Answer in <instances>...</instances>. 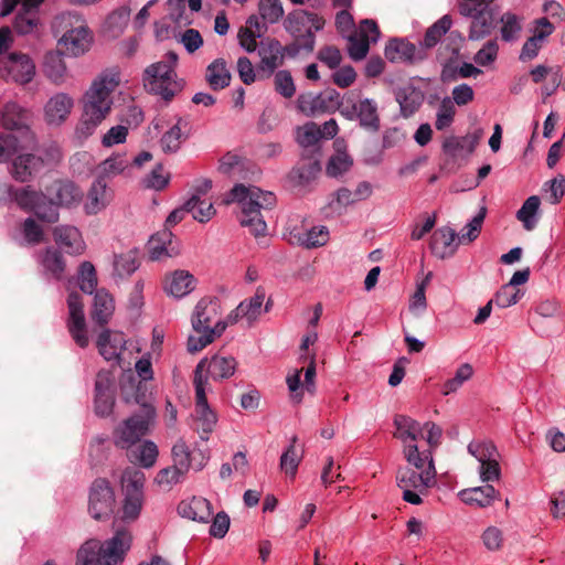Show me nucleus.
Wrapping results in <instances>:
<instances>
[{"label":"nucleus","mask_w":565,"mask_h":565,"mask_svg":"<svg viewBox=\"0 0 565 565\" xmlns=\"http://www.w3.org/2000/svg\"><path fill=\"white\" fill-rule=\"evenodd\" d=\"M260 19L268 23H276L284 15L282 4L279 0H260L258 4Z\"/></svg>","instance_id":"nucleus-63"},{"label":"nucleus","mask_w":565,"mask_h":565,"mask_svg":"<svg viewBox=\"0 0 565 565\" xmlns=\"http://www.w3.org/2000/svg\"><path fill=\"white\" fill-rule=\"evenodd\" d=\"M44 0H1L0 17L9 15L21 3L13 28L19 34L31 33L39 23L38 8Z\"/></svg>","instance_id":"nucleus-11"},{"label":"nucleus","mask_w":565,"mask_h":565,"mask_svg":"<svg viewBox=\"0 0 565 565\" xmlns=\"http://www.w3.org/2000/svg\"><path fill=\"white\" fill-rule=\"evenodd\" d=\"M130 20V9L121 7L109 13L103 23V34L108 39L119 38L127 28Z\"/></svg>","instance_id":"nucleus-38"},{"label":"nucleus","mask_w":565,"mask_h":565,"mask_svg":"<svg viewBox=\"0 0 565 565\" xmlns=\"http://www.w3.org/2000/svg\"><path fill=\"white\" fill-rule=\"evenodd\" d=\"M0 75L24 85L33 79L35 65L29 55L13 52L0 60Z\"/></svg>","instance_id":"nucleus-16"},{"label":"nucleus","mask_w":565,"mask_h":565,"mask_svg":"<svg viewBox=\"0 0 565 565\" xmlns=\"http://www.w3.org/2000/svg\"><path fill=\"white\" fill-rule=\"evenodd\" d=\"M396 482L403 492V500L418 505L423 502L422 497L427 494L428 489L435 486L436 471L429 468L419 472L414 468L402 467L397 470Z\"/></svg>","instance_id":"nucleus-6"},{"label":"nucleus","mask_w":565,"mask_h":565,"mask_svg":"<svg viewBox=\"0 0 565 565\" xmlns=\"http://www.w3.org/2000/svg\"><path fill=\"white\" fill-rule=\"evenodd\" d=\"M50 190L54 194L53 200L60 206L77 205L83 198L81 189L71 181H55Z\"/></svg>","instance_id":"nucleus-32"},{"label":"nucleus","mask_w":565,"mask_h":565,"mask_svg":"<svg viewBox=\"0 0 565 565\" xmlns=\"http://www.w3.org/2000/svg\"><path fill=\"white\" fill-rule=\"evenodd\" d=\"M321 139L320 126L316 122H307L297 129V141L303 148L302 157L320 156L319 141Z\"/></svg>","instance_id":"nucleus-36"},{"label":"nucleus","mask_w":565,"mask_h":565,"mask_svg":"<svg viewBox=\"0 0 565 565\" xmlns=\"http://www.w3.org/2000/svg\"><path fill=\"white\" fill-rule=\"evenodd\" d=\"M324 19L315 12L296 10L285 20L286 31L295 39L303 41L305 51L311 53L316 45L315 32L322 30Z\"/></svg>","instance_id":"nucleus-7"},{"label":"nucleus","mask_w":565,"mask_h":565,"mask_svg":"<svg viewBox=\"0 0 565 565\" xmlns=\"http://www.w3.org/2000/svg\"><path fill=\"white\" fill-rule=\"evenodd\" d=\"M403 454L409 465L407 468H414L419 470V472L429 468L436 471L433 452L429 448L420 450L417 444H406V447L403 448Z\"/></svg>","instance_id":"nucleus-37"},{"label":"nucleus","mask_w":565,"mask_h":565,"mask_svg":"<svg viewBox=\"0 0 565 565\" xmlns=\"http://www.w3.org/2000/svg\"><path fill=\"white\" fill-rule=\"evenodd\" d=\"M74 99L66 93L53 95L44 106V117L49 125H61L70 116Z\"/></svg>","instance_id":"nucleus-24"},{"label":"nucleus","mask_w":565,"mask_h":565,"mask_svg":"<svg viewBox=\"0 0 565 565\" xmlns=\"http://www.w3.org/2000/svg\"><path fill=\"white\" fill-rule=\"evenodd\" d=\"M259 56L260 68L271 74L284 63L282 46L277 40H269L266 43H262Z\"/></svg>","instance_id":"nucleus-39"},{"label":"nucleus","mask_w":565,"mask_h":565,"mask_svg":"<svg viewBox=\"0 0 565 565\" xmlns=\"http://www.w3.org/2000/svg\"><path fill=\"white\" fill-rule=\"evenodd\" d=\"M178 54L169 51L160 62L149 65L143 72V86L163 100L170 102L183 88L182 79L175 73Z\"/></svg>","instance_id":"nucleus-4"},{"label":"nucleus","mask_w":565,"mask_h":565,"mask_svg":"<svg viewBox=\"0 0 565 565\" xmlns=\"http://www.w3.org/2000/svg\"><path fill=\"white\" fill-rule=\"evenodd\" d=\"M132 542L130 531L125 526H118L115 534L104 543L98 541L99 565H118L126 553L129 551Z\"/></svg>","instance_id":"nucleus-14"},{"label":"nucleus","mask_w":565,"mask_h":565,"mask_svg":"<svg viewBox=\"0 0 565 565\" xmlns=\"http://www.w3.org/2000/svg\"><path fill=\"white\" fill-rule=\"evenodd\" d=\"M185 475L186 472L181 469L170 466L157 472L154 483L164 490H170L173 486L180 483Z\"/></svg>","instance_id":"nucleus-55"},{"label":"nucleus","mask_w":565,"mask_h":565,"mask_svg":"<svg viewBox=\"0 0 565 565\" xmlns=\"http://www.w3.org/2000/svg\"><path fill=\"white\" fill-rule=\"evenodd\" d=\"M67 307H68V320H67V329L75 341V343L79 348H86L89 343V338L87 334L85 315H84V305L82 301V297L78 292L73 291L67 297Z\"/></svg>","instance_id":"nucleus-17"},{"label":"nucleus","mask_w":565,"mask_h":565,"mask_svg":"<svg viewBox=\"0 0 565 565\" xmlns=\"http://www.w3.org/2000/svg\"><path fill=\"white\" fill-rule=\"evenodd\" d=\"M55 243L70 255H81L85 249V243L77 227L72 225H58L53 230Z\"/></svg>","instance_id":"nucleus-26"},{"label":"nucleus","mask_w":565,"mask_h":565,"mask_svg":"<svg viewBox=\"0 0 565 565\" xmlns=\"http://www.w3.org/2000/svg\"><path fill=\"white\" fill-rule=\"evenodd\" d=\"M115 405L113 382L107 373H98L95 381V413L100 417L109 416Z\"/></svg>","instance_id":"nucleus-22"},{"label":"nucleus","mask_w":565,"mask_h":565,"mask_svg":"<svg viewBox=\"0 0 565 565\" xmlns=\"http://www.w3.org/2000/svg\"><path fill=\"white\" fill-rule=\"evenodd\" d=\"M473 375V369L469 363L461 364L452 379H449L445 382L443 385V394L449 395L451 393H455L459 387L462 386L465 382L470 380Z\"/></svg>","instance_id":"nucleus-60"},{"label":"nucleus","mask_w":565,"mask_h":565,"mask_svg":"<svg viewBox=\"0 0 565 565\" xmlns=\"http://www.w3.org/2000/svg\"><path fill=\"white\" fill-rule=\"evenodd\" d=\"M422 95L414 88H408L397 94V102L404 117L412 116L422 105Z\"/></svg>","instance_id":"nucleus-53"},{"label":"nucleus","mask_w":565,"mask_h":565,"mask_svg":"<svg viewBox=\"0 0 565 565\" xmlns=\"http://www.w3.org/2000/svg\"><path fill=\"white\" fill-rule=\"evenodd\" d=\"M225 331V323L215 322L213 330L207 332H196L199 335H190L188 339V351L191 353L199 352L212 343L216 338L221 337Z\"/></svg>","instance_id":"nucleus-48"},{"label":"nucleus","mask_w":565,"mask_h":565,"mask_svg":"<svg viewBox=\"0 0 565 565\" xmlns=\"http://www.w3.org/2000/svg\"><path fill=\"white\" fill-rule=\"evenodd\" d=\"M45 199V194L41 191L34 190L32 186H15L13 188L12 203L25 212H32L40 201Z\"/></svg>","instance_id":"nucleus-43"},{"label":"nucleus","mask_w":565,"mask_h":565,"mask_svg":"<svg viewBox=\"0 0 565 565\" xmlns=\"http://www.w3.org/2000/svg\"><path fill=\"white\" fill-rule=\"evenodd\" d=\"M156 417L154 408L143 404L141 409L122 422L115 430L116 446L128 449L145 436Z\"/></svg>","instance_id":"nucleus-8"},{"label":"nucleus","mask_w":565,"mask_h":565,"mask_svg":"<svg viewBox=\"0 0 565 565\" xmlns=\"http://www.w3.org/2000/svg\"><path fill=\"white\" fill-rule=\"evenodd\" d=\"M195 277L188 270H175L164 279V291L173 298L180 299L194 290Z\"/></svg>","instance_id":"nucleus-28"},{"label":"nucleus","mask_w":565,"mask_h":565,"mask_svg":"<svg viewBox=\"0 0 565 565\" xmlns=\"http://www.w3.org/2000/svg\"><path fill=\"white\" fill-rule=\"evenodd\" d=\"M237 362L233 356L213 355L211 359L203 358L195 366L193 381L196 380L200 371L201 379L204 381V388L209 387V380L222 381L231 377L236 371Z\"/></svg>","instance_id":"nucleus-15"},{"label":"nucleus","mask_w":565,"mask_h":565,"mask_svg":"<svg viewBox=\"0 0 565 565\" xmlns=\"http://www.w3.org/2000/svg\"><path fill=\"white\" fill-rule=\"evenodd\" d=\"M126 343L127 341L122 332L109 329L103 330L96 341L98 352L106 361L119 360L126 349Z\"/></svg>","instance_id":"nucleus-23"},{"label":"nucleus","mask_w":565,"mask_h":565,"mask_svg":"<svg viewBox=\"0 0 565 565\" xmlns=\"http://www.w3.org/2000/svg\"><path fill=\"white\" fill-rule=\"evenodd\" d=\"M345 104L341 94L333 89L327 88L318 94L305 93L297 98V108L306 116H316L324 113L341 111Z\"/></svg>","instance_id":"nucleus-9"},{"label":"nucleus","mask_w":565,"mask_h":565,"mask_svg":"<svg viewBox=\"0 0 565 565\" xmlns=\"http://www.w3.org/2000/svg\"><path fill=\"white\" fill-rule=\"evenodd\" d=\"M468 451L479 461V463L490 461V459L499 458V452L492 441L473 440L468 445Z\"/></svg>","instance_id":"nucleus-57"},{"label":"nucleus","mask_w":565,"mask_h":565,"mask_svg":"<svg viewBox=\"0 0 565 565\" xmlns=\"http://www.w3.org/2000/svg\"><path fill=\"white\" fill-rule=\"evenodd\" d=\"M231 78L232 75L224 58H216L206 67L205 79L214 90L227 87Z\"/></svg>","instance_id":"nucleus-41"},{"label":"nucleus","mask_w":565,"mask_h":565,"mask_svg":"<svg viewBox=\"0 0 565 565\" xmlns=\"http://www.w3.org/2000/svg\"><path fill=\"white\" fill-rule=\"evenodd\" d=\"M452 20L449 14L443 15L433 25H430L420 43L424 51L436 46L440 39L450 30Z\"/></svg>","instance_id":"nucleus-45"},{"label":"nucleus","mask_w":565,"mask_h":565,"mask_svg":"<svg viewBox=\"0 0 565 565\" xmlns=\"http://www.w3.org/2000/svg\"><path fill=\"white\" fill-rule=\"evenodd\" d=\"M92 33L87 25L84 23H81L77 26L66 31L60 39V44L65 47L70 55L75 57L87 52L92 45Z\"/></svg>","instance_id":"nucleus-21"},{"label":"nucleus","mask_w":565,"mask_h":565,"mask_svg":"<svg viewBox=\"0 0 565 565\" xmlns=\"http://www.w3.org/2000/svg\"><path fill=\"white\" fill-rule=\"evenodd\" d=\"M385 57L392 62H408L415 63L425 58L426 53L424 49L416 47L415 44L403 39H393L385 46Z\"/></svg>","instance_id":"nucleus-20"},{"label":"nucleus","mask_w":565,"mask_h":565,"mask_svg":"<svg viewBox=\"0 0 565 565\" xmlns=\"http://www.w3.org/2000/svg\"><path fill=\"white\" fill-rule=\"evenodd\" d=\"M491 32V15L486 13L484 11H478V14L472 18L469 39L472 41H478Z\"/></svg>","instance_id":"nucleus-59"},{"label":"nucleus","mask_w":565,"mask_h":565,"mask_svg":"<svg viewBox=\"0 0 565 565\" xmlns=\"http://www.w3.org/2000/svg\"><path fill=\"white\" fill-rule=\"evenodd\" d=\"M178 513L200 523H207L212 518L213 511L209 500L202 497H193L189 501H181L178 505Z\"/></svg>","instance_id":"nucleus-29"},{"label":"nucleus","mask_w":565,"mask_h":565,"mask_svg":"<svg viewBox=\"0 0 565 565\" xmlns=\"http://www.w3.org/2000/svg\"><path fill=\"white\" fill-rule=\"evenodd\" d=\"M139 267L136 250L116 255L114 259V271L119 277H127L134 274Z\"/></svg>","instance_id":"nucleus-51"},{"label":"nucleus","mask_w":565,"mask_h":565,"mask_svg":"<svg viewBox=\"0 0 565 565\" xmlns=\"http://www.w3.org/2000/svg\"><path fill=\"white\" fill-rule=\"evenodd\" d=\"M394 425L396 427L394 436L403 443L404 447L406 444H416L417 439L423 436L422 425L406 415H396Z\"/></svg>","instance_id":"nucleus-34"},{"label":"nucleus","mask_w":565,"mask_h":565,"mask_svg":"<svg viewBox=\"0 0 565 565\" xmlns=\"http://www.w3.org/2000/svg\"><path fill=\"white\" fill-rule=\"evenodd\" d=\"M120 82L115 70L102 72L90 84L81 100L82 113L75 127V136L85 140L95 134L100 124L108 117L114 104L113 93Z\"/></svg>","instance_id":"nucleus-1"},{"label":"nucleus","mask_w":565,"mask_h":565,"mask_svg":"<svg viewBox=\"0 0 565 565\" xmlns=\"http://www.w3.org/2000/svg\"><path fill=\"white\" fill-rule=\"evenodd\" d=\"M341 115L349 120H359L360 127L375 134L381 128L377 104L374 99L363 98L358 103L345 102Z\"/></svg>","instance_id":"nucleus-12"},{"label":"nucleus","mask_w":565,"mask_h":565,"mask_svg":"<svg viewBox=\"0 0 565 565\" xmlns=\"http://www.w3.org/2000/svg\"><path fill=\"white\" fill-rule=\"evenodd\" d=\"M224 204L237 202L242 209L239 223L248 227L250 233L258 237L266 234L267 224L262 211L270 210L276 204V196L273 192L262 191L257 186H245L235 184L224 196Z\"/></svg>","instance_id":"nucleus-2"},{"label":"nucleus","mask_w":565,"mask_h":565,"mask_svg":"<svg viewBox=\"0 0 565 565\" xmlns=\"http://www.w3.org/2000/svg\"><path fill=\"white\" fill-rule=\"evenodd\" d=\"M128 166L129 161L125 156L114 154L98 164L96 179H102L103 181L111 179L122 173Z\"/></svg>","instance_id":"nucleus-47"},{"label":"nucleus","mask_w":565,"mask_h":565,"mask_svg":"<svg viewBox=\"0 0 565 565\" xmlns=\"http://www.w3.org/2000/svg\"><path fill=\"white\" fill-rule=\"evenodd\" d=\"M498 495L499 492L490 484L465 489L459 492L462 502L478 508L489 507Z\"/></svg>","instance_id":"nucleus-35"},{"label":"nucleus","mask_w":565,"mask_h":565,"mask_svg":"<svg viewBox=\"0 0 565 565\" xmlns=\"http://www.w3.org/2000/svg\"><path fill=\"white\" fill-rule=\"evenodd\" d=\"M221 301L217 297H203L195 306L191 323L195 332L213 330V322L221 319Z\"/></svg>","instance_id":"nucleus-19"},{"label":"nucleus","mask_w":565,"mask_h":565,"mask_svg":"<svg viewBox=\"0 0 565 565\" xmlns=\"http://www.w3.org/2000/svg\"><path fill=\"white\" fill-rule=\"evenodd\" d=\"M457 233L448 226L436 230L430 238L429 247L436 257L446 259L456 253L458 248Z\"/></svg>","instance_id":"nucleus-25"},{"label":"nucleus","mask_w":565,"mask_h":565,"mask_svg":"<svg viewBox=\"0 0 565 565\" xmlns=\"http://www.w3.org/2000/svg\"><path fill=\"white\" fill-rule=\"evenodd\" d=\"M329 239V231L326 226H313L298 237L300 245L306 248H316L327 244Z\"/></svg>","instance_id":"nucleus-52"},{"label":"nucleus","mask_w":565,"mask_h":565,"mask_svg":"<svg viewBox=\"0 0 565 565\" xmlns=\"http://www.w3.org/2000/svg\"><path fill=\"white\" fill-rule=\"evenodd\" d=\"M185 210L200 223L210 221L215 214L213 204L205 199H201L199 194H193L185 202Z\"/></svg>","instance_id":"nucleus-46"},{"label":"nucleus","mask_w":565,"mask_h":565,"mask_svg":"<svg viewBox=\"0 0 565 565\" xmlns=\"http://www.w3.org/2000/svg\"><path fill=\"white\" fill-rule=\"evenodd\" d=\"M115 492L108 480L96 479L89 489L88 512L97 521L110 518L115 509Z\"/></svg>","instance_id":"nucleus-10"},{"label":"nucleus","mask_w":565,"mask_h":565,"mask_svg":"<svg viewBox=\"0 0 565 565\" xmlns=\"http://www.w3.org/2000/svg\"><path fill=\"white\" fill-rule=\"evenodd\" d=\"M39 263L45 273L60 280L65 270V262L61 250L55 247H46L39 254Z\"/></svg>","instance_id":"nucleus-42"},{"label":"nucleus","mask_w":565,"mask_h":565,"mask_svg":"<svg viewBox=\"0 0 565 565\" xmlns=\"http://www.w3.org/2000/svg\"><path fill=\"white\" fill-rule=\"evenodd\" d=\"M110 200L111 194L106 181L96 179L87 192L84 210L88 215L97 214L109 204Z\"/></svg>","instance_id":"nucleus-30"},{"label":"nucleus","mask_w":565,"mask_h":565,"mask_svg":"<svg viewBox=\"0 0 565 565\" xmlns=\"http://www.w3.org/2000/svg\"><path fill=\"white\" fill-rule=\"evenodd\" d=\"M120 481L124 492L121 518L126 522H134L139 518L143 507L146 475L137 468L127 467Z\"/></svg>","instance_id":"nucleus-5"},{"label":"nucleus","mask_w":565,"mask_h":565,"mask_svg":"<svg viewBox=\"0 0 565 565\" xmlns=\"http://www.w3.org/2000/svg\"><path fill=\"white\" fill-rule=\"evenodd\" d=\"M76 565H99L98 540H88L81 546Z\"/></svg>","instance_id":"nucleus-64"},{"label":"nucleus","mask_w":565,"mask_h":565,"mask_svg":"<svg viewBox=\"0 0 565 565\" xmlns=\"http://www.w3.org/2000/svg\"><path fill=\"white\" fill-rule=\"evenodd\" d=\"M135 461L138 462L142 468L149 469L157 462L159 450L157 445L151 440H145L134 451Z\"/></svg>","instance_id":"nucleus-54"},{"label":"nucleus","mask_w":565,"mask_h":565,"mask_svg":"<svg viewBox=\"0 0 565 565\" xmlns=\"http://www.w3.org/2000/svg\"><path fill=\"white\" fill-rule=\"evenodd\" d=\"M541 200L537 195L529 196L516 212V218L526 231L535 228L539 222Z\"/></svg>","instance_id":"nucleus-44"},{"label":"nucleus","mask_w":565,"mask_h":565,"mask_svg":"<svg viewBox=\"0 0 565 565\" xmlns=\"http://www.w3.org/2000/svg\"><path fill=\"white\" fill-rule=\"evenodd\" d=\"M193 386L195 391L194 419L198 424L196 429L201 434V439L207 440L217 423V415L209 405L207 390L204 388V381L201 379L200 371L196 380L193 381Z\"/></svg>","instance_id":"nucleus-13"},{"label":"nucleus","mask_w":565,"mask_h":565,"mask_svg":"<svg viewBox=\"0 0 565 565\" xmlns=\"http://www.w3.org/2000/svg\"><path fill=\"white\" fill-rule=\"evenodd\" d=\"M45 76L54 84L62 85L67 78V68L61 52H49L43 62Z\"/></svg>","instance_id":"nucleus-40"},{"label":"nucleus","mask_w":565,"mask_h":565,"mask_svg":"<svg viewBox=\"0 0 565 565\" xmlns=\"http://www.w3.org/2000/svg\"><path fill=\"white\" fill-rule=\"evenodd\" d=\"M115 311V303L111 295L105 289L96 290L92 310L93 321L103 327L107 324Z\"/></svg>","instance_id":"nucleus-33"},{"label":"nucleus","mask_w":565,"mask_h":565,"mask_svg":"<svg viewBox=\"0 0 565 565\" xmlns=\"http://www.w3.org/2000/svg\"><path fill=\"white\" fill-rule=\"evenodd\" d=\"M78 285L83 292L93 294L97 286L95 267L89 262H83L78 270Z\"/></svg>","instance_id":"nucleus-62"},{"label":"nucleus","mask_w":565,"mask_h":565,"mask_svg":"<svg viewBox=\"0 0 565 565\" xmlns=\"http://www.w3.org/2000/svg\"><path fill=\"white\" fill-rule=\"evenodd\" d=\"M265 296L264 288L258 287L253 297L245 299L239 303V306L243 307V316L247 320L248 324H252L259 318Z\"/></svg>","instance_id":"nucleus-49"},{"label":"nucleus","mask_w":565,"mask_h":565,"mask_svg":"<svg viewBox=\"0 0 565 565\" xmlns=\"http://www.w3.org/2000/svg\"><path fill=\"white\" fill-rule=\"evenodd\" d=\"M189 121L182 117L167 130L161 139L160 147L164 153H175L183 140L188 138Z\"/></svg>","instance_id":"nucleus-31"},{"label":"nucleus","mask_w":565,"mask_h":565,"mask_svg":"<svg viewBox=\"0 0 565 565\" xmlns=\"http://www.w3.org/2000/svg\"><path fill=\"white\" fill-rule=\"evenodd\" d=\"M172 461L174 467L186 472L191 468L192 458L189 446L183 438H179L171 449Z\"/></svg>","instance_id":"nucleus-56"},{"label":"nucleus","mask_w":565,"mask_h":565,"mask_svg":"<svg viewBox=\"0 0 565 565\" xmlns=\"http://www.w3.org/2000/svg\"><path fill=\"white\" fill-rule=\"evenodd\" d=\"M20 232L28 245L35 246L44 241L43 227L32 217H26L22 222Z\"/></svg>","instance_id":"nucleus-58"},{"label":"nucleus","mask_w":565,"mask_h":565,"mask_svg":"<svg viewBox=\"0 0 565 565\" xmlns=\"http://www.w3.org/2000/svg\"><path fill=\"white\" fill-rule=\"evenodd\" d=\"M45 167L44 159L35 153L15 156L8 167V172L13 180L20 183L30 182Z\"/></svg>","instance_id":"nucleus-18"},{"label":"nucleus","mask_w":565,"mask_h":565,"mask_svg":"<svg viewBox=\"0 0 565 565\" xmlns=\"http://www.w3.org/2000/svg\"><path fill=\"white\" fill-rule=\"evenodd\" d=\"M20 107L15 103H8L3 113V130L0 131V162H11L12 159L26 150H33L36 138L31 128L19 120L9 117Z\"/></svg>","instance_id":"nucleus-3"},{"label":"nucleus","mask_w":565,"mask_h":565,"mask_svg":"<svg viewBox=\"0 0 565 565\" xmlns=\"http://www.w3.org/2000/svg\"><path fill=\"white\" fill-rule=\"evenodd\" d=\"M178 254L179 246L171 231L166 228L149 239V255L152 260H161Z\"/></svg>","instance_id":"nucleus-27"},{"label":"nucleus","mask_w":565,"mask_h":565,"mask_svg":"<svg viewBox=\"0 0 565 565\" xmlns=\"http://www.w3.org/2000/svg\"><path fill=\"white\" fill-rule=\"evenodd\" d=\"M456 108L449 97H445L437 109L435 127L437 130H445L454 122Z\"/></svg>","instance_id":"nucleus-61"},{"label":"nucleus","mask_w":565,"mask_h":565,"mask_svg":"<svg viewBox=\"0 0 565 565\" xmlns=\"http://www.w3.org/2000/svg\"><path fill=\"white\" fill-rule=\"evenodd\" d=\"M297 441V437H292L291 444L288 446V448L282 452L280 457V469L290 478H295L298 466L301 462L302 454L298 452L295 444Z\"/></svg>","instance_id":"nucleus-50"}]
</instances>
